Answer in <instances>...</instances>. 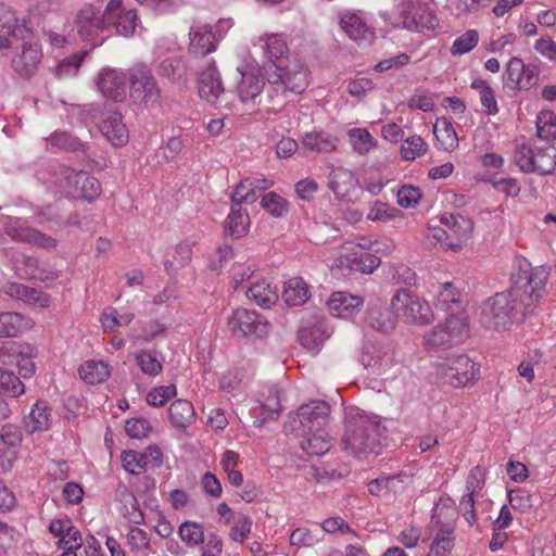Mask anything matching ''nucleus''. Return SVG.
<instances>
[{"label": "nucleus", "mask_w": 556, "mask_h": 556, "mask_svg": "<svg viewBox=\"0 0 556 556\" xmlns=\"http://www.w3.org/2000/svg\"><path fill=\"white\" fill-rule=\"evenodd\" d=\"M540 70L534 64H525L520 58L514 56L506 64L503 84L513 94L521 90H530L539 83Z\"/></svg>", "instance_id": "11"}, {"label": "nucleus", "mask_w": 556, "mask_h": 556, "mask_svg": "<svg viewBox=\"0 0 556 556\" xmlns=\"http://www.w3.org/2000/svg\"><path fill=\"white\" fill-rule=\"evenodd\" d=\"M177 389L175 384L160 386L153 388L147 394V402L151 406L160 407L163 406L168 400L176 395Z\"/></svg>", "instance_id": "60"}, {"label": "nucleus", "mask_w": 556, "mask_h": 556, "mask_svg": "<svg viewBox=\"0 0 556 556\" xmlns=\"http://www.w3.org/2000/svg\"><path fill=\"white\" fill-rule=\"evenodd\" d=\"M121 0H110L104 12L92 4H84L75 14L74 28L77 35L93 47L103 42L100 34L110 26L112 14L119 9Z\"/></svg>", "instance_id": "3"}, {"label": "nucleus", "mask_w": 556, "mask_h": 556, "mask_svg": "<svg viewBox=\"0 0 556 556\" xmlns=\"http://www.w3.org/2000/svg\"><path fill=\"white\" fill-rule=\"evenodd\" d=\"M126 83L127 77L125 73L113 68L102 70L97 79L98 89L105 98L113 101L123 99Z\"/></svg>", "instance_id": "24"}, {"label": "nucleus", "mask_w": 556, "mask_h": 556, "mask_svg": "<svg viewBox=\"0 0 556 556\" xmlns=\"http://www.w3.org/2000/svg\"><path fill=\"white\" fill-rule=\"evenodd\" d=\"M365 325L380 333L388 334L395 329L396 317L391 306L380 301L370 302L365 313Z\"/></svg>", "instance_id": "20"}, {"label": "nucleus", "mask_w": 556, "mask_h": 556, "mask_svg": "<svg viewBox=\"0 0 556 556\" xmlns=\"http://www.w3.org/2000/svg\"><path fill=\"white\" fill-rule=\"evenodd\" d=\"M514 161L522 173L549 175L556 168V149L552 146L533 148L520 143L515 148Z\"/></svg>", "instance_id": "6"}, {"label": "nucleus", "mask_w": 556, "mask_h": 556, "mask_svg": "<svg viewBox=\"0 0 556 556\" xmlns=\"http://www.w3.org/2000/svg\"><path fill=\"white\" fill-rule=\"evenodd\" d=\"M348 261L351 269L363 274H371L381 263L378 256L365 251L352 254Z\"/></svg>", "instance_id": "45"}, {"label": "nucleus", "mask_w": 556, "mask_h": 556, "mask_svg": "<svg viewBox=\"0 0 556 556\" xmlns=\"http://www.w3.org/2000/svg\"><path fill=\"white\" fill-rule=\"evenodd\" d=\"M198 85L199 94L202 99L213 105L222 104L225 89L220 74L213 60L207 61L205 66L199 72Z\"/></svg>", "instance_id": "16"}, {"label": "nucleus", "mask_w": 556, "mask_h": 556, "mask_svg": "<svg viewBox=\"0 0 556 556\" xmlns=\"http://www.w3.org/2000/svg\"><path fill=\"white\" fill-rule=\"evenodd\" d=\"M401 211L388 203L376 201L370 207L367 218L370 220L389 222L396 218Z\"/></svg>", "instance_id": "58"}, {"label": "nucleus", "mask_w": 556, "mask_h": 556, "mask_svg": "<svg viewBox=\"0 0 556 556\" xmlns=\"http://www.w3.org/2000/svg\"><path fill=\"white\" fill-rule=\"evenodd\" d=\"M78 190L84 199L91 202L96 200L101 193L100 181L86 173L83 174Z\"/></svg>", "instance_id": "64"}, {"label": "nucleus", "mask_w": 556, "mask_h": 556, "mask_svg": "<svg viewBox=\"0 0 556 556\" xmlns=\"http://www.w3.org/2000/svg\"><path fill=\"white\" fill-rule=\"evenodd\" d=\"M387 429L376 416L349 413L341 439L343 450L357 458H366L381 452Z\"/></svg>", "instance_id": "2"}, {"label": "nucleus", "mask_w": 556, "mask_h": 556, "mask_svg": "<svg viewBox=\"0 0 556 556\" xmlns=\"http://www.w3.org/2000/svg\"><path fill=\"white\" fill-rule=\"evenodd\" d=\"M394 362V353L388 344L367 343L361 357V363L372 375H383Z\"/></svg>", "instance_id": "19"}, {"label": "nucleus", "mask_w": 556, "mask_h": 556, "mask_svg": "<svg viewBox=\"0 0 556 556\" xmlns=\"http://www.w3.org/2000/svg\"><path fill=\"white\" fill-rule=\"evenodd\" d=\"M258 198V194L253 191L251 185L244 179L241 180L231 193V201L235 207H240L243 203H254Z\"/></svg>", "instance_id": "62"}, {"label": "nucleus", "mask_w": 556, "mask_h": 556, "mask_svg": "<svg viewBox=\"0 0 556 556\" xmlns=\"http://www.w3.org/2000/svg\"><path fill=\"white\" fill-rule=\"evenodd\" d=\"M247 296L254 301L257 305L262 307H269L275 304L278 294L275 287H271L266 280H260L252 283L247 292Z\"/></svg>", "instance_id": "38"}, {"label": "nucleus", "mask_w": 556, "mask_h": 556, "mask_svg": "<svg viewBox=\"0 0 556 556\" xmlns=\"http://www.w3.org/2000/svg\"><path fill=\"white\" fill-rule=\"evenodd\" d=\"M457 513L454 508H435L429 523L432 541L455 545Z\"/></svg>", "instance_id": "17"}, {"label": "nucleus", "mask_w": 556, "mask_h": 556, "mask_svg": "<svg viewBox=\"0 0 556 556\" xmlns=\"http://www.w3.org/2000/svg\"><path fill=\"white\" fill-rule=\"evenodd\" d=\"M349 135L354 150L359 154L369 152L376 144L372 136L366 129L353 128Z\"/></svg>", "instance_id": "56"}, {"label": "nucleus", "mask_w": 556, "mask_h": 556, "mask_svg": "<svg viewBox=\"0 0 556 556\" xmlns=\"http://www.w3.org/2000/svg\"><path fill=\"white\" fill-rule=\"evenodd\" d=\"M81 62L83 56L77 54L63 59L54 68L55 76L60 79L75 76Z\"/></svg>", "instance_id": "61"}, {"label": "nucleus", "mask_w": 556, "mask_h": 556, "mask_svg": "<svg viewBox=\"0 0 556 556\" xmlns=\"http://www.w3.org/2000/svg\"><path fill=\"white\" fill-rule=\"evenodd\" d=\"M83 174L84 172H78L67 166H60L55 174L56 184L65 193L75 195L78 191Z\"/></svg>", "instance_id": "43"}, {"label": "nucleus", "mask_w": 556, "mask_h": 556, "mask_svg": "<svg viewBox=\"0 0 556 556\" xmlns=\"http://www.w3.org/2000/svg\"><path fill=\"white\" fill-rule=\"evenodd\" d=\"M339 25L346 36L359 45H369L375 38L374 30L357 13L345 11L339 14Z\"/></svg>", "instance_id": "21"}, {"label": "nucleus", "mask_w": 556, "mask_h": 556, "mask_svg": "<svg viewBox=\"0 0 556 556\" xmlns=\"http://www.w3.org/2000/svg\"><path fill=\"white\" fill-rule=\"evenodd\" d=\"M391 308L402 313L407 323L425 326L434 319L429 303L410 294L407 290H400L393 295Z\"/></svg>", "instance_id": "10"}, {"label": "nucleus", "mask_w": 556, "mask_h": 556, "mask_svg": "<svg viewBox=\"0 0 556 556\" xmlns=\"http://www.w3.org/2000/svg\"><path fill=\"white\" fill-rule=\"evenodd\" d=\"M121 496L126 505H130V510H127L125 516L129 520V522L134 525H140L144 522V515L139 508V503L132 492H130L126 486H123L121 490Z\"/></svg>", "instance_id": "59"}, {"label": "nucleus", "mask_w": 556, "mask_h": 556, "mask_svg": "<svg viewBox=\"0 0 556 556\" xmlns=\"http://www.w3.org/2000/svg\"><path fill=\"white\" fill-rule=\"evenodd\" d=\"M51 410L47 402L37 401L30 413L24 418L28 433L46 431L50 426Z\"/></svg>", "instance_id": "32"}, {"label": "nucleus", "mask_w": 556, "mask_h": 556, "mask_svg": "<svg viewBox=\"0 0 556 556\" xmlns=\"http://www.w3.org/2000/svg\"><path fill=\"white\" fill-rule=\"evenodd\" d=\"M363 304V298L343 291L333 292L327 302L330 313L342 318L352 317Z\"/></svg>", "instance_id": "26"}, {"label": "nucleus", "mask_w": 556, "mask_h": 556, "mask_svg": "<svg viewBox=\"0 0 556 556\" xmlns=\"http://www.w3.org/2000/svg\"><path fill=\"white\" fill-rule=\"evenodd\" d=\"M262 207L271 216L281 217L288 212V202L276 192H268L261 200Z\"/></svg>", "instance_id": "53"}, {"label": "nucleus", "mask_w": 556, "mask_h": 556, "mask_svg": "<svg viewBox=\"0 0 556 556\" xmlns=\"http://www.w3.org/2000/svg\"><path fill=\"white\" fill-rule=\"evenodd\" d=\"M460 291L453 285V282H445L441 286L438 292L435 306L442 311H450L452 305L460 303Z\"/></svg>", "instance_id": "48"}, {"label": "nucleus", "mask_w": 556, "mask_h": 556, "mask_svg": "<svg viewBox=\"0 0 556 556\" xmlns=\"http://www.w3.org/2000/svg\"><path fill=\"white\" fill-rule=\"evenodd\" d=\"M136 22V12L134 10L124 11L123 0H121L119 9L112 14L110 26L113 25L118 34L127 37L135 33Z\"/></svg>", "instance_id": "42"}, {"label": "nucleus", "mask_w": 556, "mask_h": 556, "mask_svg": "<svg viewBox=\"0 0 556 556\" xmlns=\"http://www.w3.org/2000/svg\"><path fill=\"white\" fill-rule=\"evenodd\" d=\"M330 416V406L325 401H311L299 407L295 413L289 415V421L285 425L286 431L295 434L309 433L312 430L326 428Z\"/></svg>", "instance_id": "5"}, {"label": "nucleus", "mask_w": 556, "mask_h": 556, "mask_svg": "<svg viewBox=\"0 0 556 556\" xmlns=\"http://www.w3.org/2000/svg\"><path fill=\"white\" fill-rule=\"evenodd\" d=\"M250 217L241 207L232 206L224 223V232L227 236L239 239L249 231Z\"/></svg>", "instance_id": "36"}, {"label": "nucleus", "mask_w": 556, "mask_h": 556, "mask_svg": "<svg viewBox=\"0 0 556 556\" xmlns=\"http://www.w3.org/2000/svg\"><path fill=\"white\" fill-rule=\"evenodd\" d=\"M222 35H216L208 24L192 26L189 31V53L194 56H205L216 50L218 39Z\"/></svg>", "instance_id": "22"}, {"label": "nucleus", "mask_w": 556, "mask_h": 556, "mask_svg": "<svg viewBox=\"0 0 556 556\" xmlns=\"http://www.w3.org/2000/svg\"><path fill=\"white\" fill-rule=\"evenodd\" d=\"M99 128L114 147L124 146L128 140L127 128L118 112H109L106 117L101 121Z\"/></svg>", "instance_id": "27"}, {"label": "nucleus", "mask_w": 556, "mask_h": 556, "mask_svg": "<svg viewBox=\"0 0 556 556\" xmlns=\"http://www.w3.org/2000/svg\"><path fill=\"white\" fill-rule=\"evenodd\" d=\"M136 361L141 371L148 376H156L162 371V363L157 359L155 353L151 351H141L136 355Z\"/></svg>", "instance_id": "55"}, {"label": "nucleus", "mask_w": 556, "mask_h": 556, "mask_svg": "<svg viewBox=\"0 0 556 556\" xmlns=\"http://www.w3.org/2000/svg\"><path fill=\"white\" fill-rule=\"evenodd\" d=\"M302 144L312 152L329 153L337 149L338 139L324 130H313L304 134Z\"/></svg>", "instance_id": "30"}, {"label": "nucleus", "mask_w": 556, "mask_h": 556, "mask_svg": "<svg viewBox=\"0 0 556 556\" xmlns=\"http://www.w3.org/2000/svg\"><path fill=\"white\" fill-rule=\"evenodd\" d=\"M41 59V47L29 30L23 39L22 52L12 60V66L20 76L29 78L37 72Z\"/></svg>", "instance_id": "15"}, {"label": "nucleus", "mask_w": 556, "mask_h": 556, "mask_svg": "<svg viewBox=\"0 0 556 556\" xmlns=\"http://www.w3.org/2000/svg\"><path fill=\"white\" fill-rule=\"evenodd\" d=\"M122 464L124 469L131 475H140L148 466V455L132 450L122 453Z\"/></svg>", "instance_id": "49"}, {"label": "nucleus", "mask_w": 556, "mask_h": 556, "mask_svg": "<svg viewBox=\"0 0 556 556\" xmlns=\"http://www.w3.org/2000/svg\"><path fill=\"white\" fill-rule=\"evenodd\" d=\"M263 418L260 425H263L268 419H276L280 412V390L273 387L268 390V395L265 402L261 405Z\"/></svg>", "instance_id": "51"}, {"label": "nucleus", "mask_w": 556, "mask_h": 556, "mask_svg": "<svg viewBox=\"0 0 556 556\" xmlns=\"http://www.w3.org/2000/svg\"><path fill=\"white\" fill-rule=\"evenodd\" d=\"M538 137L546 141L556 138V115L554 112L541 111L536 116Z\"/></svg>", "instance_id": "47"}, {"label": "nucleus", "mask_w": 556, "mask_h": 556, "mask_svg": "<svg viewBox=\"0 0 556 556\" xmlns=\"http://www.w3.org/2000/svg\"><path fill=\"white\" fill-rule=\"evenodd\" d=\"M227 325L233 336L251 339L265 337L269 329V324L261 314L247 308L235 309Z\"/></svg>", "instance_id": "12"}, {"label": "nucleus", "mask_w": 556, "mask_h": 556, "mask_svg": "<svg viewBox=\"0 0 556 556\" xmlns=\"http://www.w3.org/2000/svg\"><path fill=\"white\" fill-rule=\"evenodd\" d=\"M4 293L24 302H38L41 306H47L50 301L47 294L18 282L7 283Z\"/></svg>", "instance_id": "39"}, {"label": "nucleus", "mask_w": 556, "mask_h": 556, "mask_svg": "<svg viewBox=\"0 0 556 556\" xmlns=\"http://www.w3.org/2000/svg\"><path fill=\"white\" fill-rule=\"evenodd\" d=\"M467 337L466 318L452 314L424 337V344L428 351L450 349L463 343Z\"/></svg>", "instance_id": "7"}, {"label": "nucleus", "mask_w": 556, "mask_h": 556, "mask_svg": "<svg viewBox=\"0 0 556 556\" xmlns=\"http://www.w3.org/2000/svg\"><path fill=\"white\" fill-rule=\"evenodd\" d=\"M127 545L132 552H143L150 547V538L144 530L131 527L127 534Z\"/></svg>", "instance_id": "63"}, {"label": "nucleus", "mask_w": 556, "mask_h": 556, "mask_svg": "<svg viewBox=\"0 0 556 556\" xmlns=\"http://www.w3.org/2000/svg\"><path fill=\"white\" fill-rule=\"evenodd\" d=\"M80 378L89 384H97L110 376L108 364L101 361H87L79 367Z\"/></svg>", "instance_id": "41"}, {"label": "nucleus", "mask_w": 556, "mask_h": 556, "mask_svg": "<svg viewBox=\"0 0 556 556\" xmlns=\"http://www.w3.org/2000/svg\"><path fill=\"white\" fill-rule=\"evenodd\" d=\"M130 96L135 101L157 103L161 90L156 79L146 65H137L129 72Z\"/></svg>", "instance_id": "14"}, {"label": "nucleus", "mask_w": 556, "mask_h": 556, "mask_svg": "<svg viewBox=\"0 0 556 556\" xmlns=\"http://www.w3.org/2000/svg\"><path fill=\"white\" fill-rule=\"evenodd\" d=\"M479 41V34L476 29H470L459 36L451 48V52L454 55L465 54L471 51Z\"/></svg>", "instance_id": "57"}, {"label": "nucleus", "mask_w": 556, "mask_h": 556, "mask_svg": "<svg viewBox=\"0 0 556 556\" xmlns=\"http://www.w3.org/2000/svg\"><path fill=\"white\" fill-rule=\"evenodd\" d=\"M49 142L52 147L70 152L80 151L84 148V143L77 137L61 130L54 131Z\"/></svg>", "instance_id": "50"}, {"label": "nucleus", "mask_w": 556, "mask_h": 556, "mask_svg": "<svg viewBox=\"0 0 556 556\" xmlns=\"http://www.w3.org/2000/svg\"><path fill=\"white\" fill-rule=\"evenodd\" d=\"M440 222L445 227L442 232L446 236V239H455L457 241V243H451V247H459L462 242L470 238L473 231L471 219L460 214H443Z\"/></svg>", "instance_id": "25"}, {"label": "nucleus", "mask_w": 556, "mask_h": 556, "mask_svg": "<svg viewBox=\"0 0 556 556\" xmlns=\"http://www.w3.org/2000/svg\"><path fill=\"white\" fill-rule=\"evenodd\" d=\"M395 15L394 26L408 30L434 29L437 25L433 12L419 0H397Z\"/></svg>", "instance_id": "8"}, {"label": "nucleus", "mask_w": 556, "mask_h": 556, "mask_svg": "<svg viewBox=\"0 0 556 556\" xmlns=\"http://www.w3.org/2000/svg\"><path fill=\"white\" fill-rule=\"evenodd\" d=\"M240 81L237 85V94L241 102L254 101L264 87V80L252 72H240Z\"/></svg>", "instance_id": "37"}, {"label": "nucleus", "mask_w": 556, "mask_h": 556, "mask_svg": "<svg viewBox=\"0 0 556 556\" xmlns=\"http://www.w3.org/2000/svg\"><path fill=\"white\" fill-rule=\"evenodd\" d=\"M331 334L326 319L319 315H313L308 319L302 320L299 329V341L307 350L319 349L326 339Z\"/></svg>", "instance_id": "18"}, {"label": "nucleus", "mask_w": 556, "mask_h": 556, "mask_svg": "<svg viewBox=\"0 0 556 556\" xmlns=\"http://www.w3.org/2000/svg\"><path fill=\"white\" fill-rule=\"evenodd\" d=\"M509 504L513 509L527 513L534 506L533 495L526 489L517 488L508 493Z\"/></svg>", "instance_id": "54"}, {"label": "nucleus", "mask_w": 556, "mask_h": 556, "mask_svg": "<svg viewBox=\"0 0 556 556\" xmlns=\"http://www.w3.org/2000/svg\"><path fill=\"white\" fill-rule=\"evenodd\" d=\"M31 327V319L20 313L0 312V338H14Z\"/></svg>", "instance_id": "29"}, {"label": "nucleus", "mask_w": 556, "mask_h": 556, "mask_svg": "<svg viewBox=\"0 0 556 556\" xmlns=\"http://www.w3.org/2000/svg\"><path fill=\"white\" fill-rule=\"evenodd\" d=\"M157 74L176 84L185 85L187 81V67L185 62L179 58L163 60L157 67Z\"/></svg>", "instance_id": "40"}, {"label": "nucleus", "mask_w": 556, "mask_h": 556, "mask_svg": "<svg viewBox=\"0 0 556 556\" xmlns=\"http://www.w3.org/2000/svg\"><path fill=\"white\" fill-rule=\"evenodd\" d=\"M433 134L440 149L452 152L458 147V137L450 118L439 117L433 126Z\"/></svg>", "instance_id": "35"}, {"label": "nucleus", "mask_w": 556, "mask_h": 556, "mask_svg": "<svg viewBox=\"0 0 556 556\" xmlns=\"http://www.w3.org/2000/svg\"><path fill=\"white\" fill-rule=\"evenodd\" d=\"M427 149V142L420 136L415 135L404 140L401 153L404 160L413 161L422 155Z\"/></svg>", "instance_id": "52"}, {"label": "nucleus", "mask_w": 556, "mask_h": 556, "mask_svg": "<svg viewBox=\"0 0 556 556\" xmlns=\"http://www.w3.org/2000/svg\"><path fill=\"white\" fill-rule=\"evenodd\" d=\"M356 182L353 172L344 167L332 168L328 177V186L338 198L348 195Z\"/></svg>", "instance_id": "31"}, {"label": "nucleus", "mask_w": 556, "mask_h": 556, "mask_svg": "<svg viewBox=\"0 0 556 556\" xmlns=\"http://www.w3.org/2000/svg\"><path fill=\"white\" fill-rule=\"evenodd\" d=\"M281 296L287 305L300 306L308 300L309 289L303 278L293 277L285 282Z\"/></svg>", "instance_id": "34"}, {"label": "nucleus", "mask_w": 556, "mask_h": 556, "mask_svg": "<svg viewBox=\"0 0 556 556\" xmlns=\"http://www.w3.org/2000/svg\"><path fill=\"white\" fill-rule=\"evenodd\" d=\"M0 50H8L12 47V38L23 40L29 35V29L21 25L15 13L7 7H0Z\"/></svg>", "instance_id": "23"}, {"label": "nucleus", "mask_w": 556, "mask_h": 556, "mask_svg": "<svg viewBox=\"0 0 556 556\" xmlns=\"http://www.w3.org/2000/svg\"><path fill=\"white\" fill-rule=\"evenodd\" d=\"M25 392V386L12 371L0 367V394L17 397Z\"/></svg>", "instance_id": "44"}, {"label": "nucleus", "mask_w": 556, "mask_h": 556, "mask_svg": "<svg viewBox=\"0 0 556 556\" xmlns=\"http://www.w3.org/2000/svg\"><path fill=\"white\" fill-rule=\"evenodd\" d=\"M179 536L189 547H195L204 543V531L200 523L194 521H185L178 530Z\"/></svg>", "instance_id": "46"}, {"label": "nucleus", "mask_w": 556, "mask_h": 556, "mask_svg": "<svg viewBox=\"0 0 556 556\" xmlns=\"http://www.w3.org/2000/svg\"><path fill=\"white\" fill-rule=\"evenodd\" d=\"M3 231L11 239L36 248L54 250L58 245V241L54 238L30 227L20 217H5Z\"/></svg>", "instance_id": "13"}, {"label": "nucleus", "mask_w": 556, "mask_h": 556, "mask_svg": "<svg viewBox=\"0 0 556 556\" xmlns=\"http://www.w3.org/2000/svg\"><path fill=\"white\" fill-rule=\"evenodd\" d=\"M170 424L177 429H185L195 421L197 415L191 402L176 400L168 408Z\"/></svg>", "instance_id": "33"}, {"label": "nucleus", "mask_w": 556, "mask_h": 556, "mask_svg": "<svg viewBox=\"0 0 556 556\" xmlns=\"http://www.w3.org/2000/svg\"><path fill=\"white\" fill-rule=\"evenodd\" d=\"M514 286L507 292L489 298L480 307L479 320L488 329L505 330L520 315L531 314L545 293L549 269L545 266L520 268L513 276Z\"/></svg>", "instance_id": "1"}, {"label": "nucleus", "mask_w": 556, "mask_h": 556, "mask_svg": "<svg viewBox=\"0 0 556 556\" xmlns=\"http://www.w3.org/2000/svg\"><path fill=\"white\" fill-rule=\"evenodd\" d=\"M265 73L268 84L282 93L300 94L308 86V68L296 58L268 64Z\"/></svg>", "instance_id": "4"}, {"label": "nucleus", "mask_w": 556, "mask_h": 556, "mask_svg": "<svg viewBox=\"0 0 556 556\" xmlns=\"http://www.w3.org/2000/svg\"><path fill=\"white\" fill-rule=\"evenodd\" d=\"M301 438L300 446L309 456H320L330 448L329 435L325 428L312 430L309 433L295 434Z\"/></svg>", "instance_id": "28"}, {"label": "nucleus", "mask_w": 556, "mask_h": 556, "mask_svg": "<svg viewBox=\"0 0 556 556\" xmlns=\"http://www.w3.org/2000/svg\"><path fill=\"white\" fill-rule=\"evenodd\" d=\"M437 367L444 382L455 388L472 383L480 375V368L465 354L448 355Z\"/></svg>", "instance_id": "9"}]
</instances>
